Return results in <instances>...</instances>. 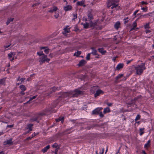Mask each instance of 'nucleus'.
<instances>
[{
	"label": "nucleus",
	"instance_id": "nucleus-1",
	"mask_svg": "<svg viewBox=\"0 0 154 154\" xmlns=\"http://www.w3.org/2000/svg\"><path fill=\"white\" fill-rule=\"evenodd\" d=\"M82 93V91L79 89L75 90L73 91H71L69 92H65L63 93V97H76Z\"/></svg>",
	"mask_w": 154,
	"mask_h": 154
},
{
	"label": "nucleus",
	"instance_id": "nucleus-2",
	"mask_svg": "<svg viewBox=\"0 0 154 154\" xmlns=\"http://www.w3.org/2000/svg\"><path fill=\"white\" fill-rule=\"evenodd\" d=\"M135 69L136 70V73L137 75H141L143 71L146 69L144 63H142L140 65H138L134 67Z\"/></svg>",
	"mask_w": 154,
	"mask_h": 154
},
{
	"label": "nucleus",
	"instance_id": "nucleus-3",
	"mask_svg": "<svg viewBox=\"0 0 154 154\" xmlns=\"http://www.w3.org/2000/svg\"><path fill=\"white\" fill-rule=\"evenodd\" d=\"M119 5L118 0H109L107 6L109 8L111 7V8L113 9L117 7Z\"/></svg>",
	"mask_w": 154,
	"mask_h": 154
},
{
	"label": "nucleus",
	"instance_id": "nucleus-4",
	"mask_svg": "<svg viewBox=\"0 0 154 154\" xmlns=\"http://www.w3.org/2000/svg\"><path fill=\"white\" fill-rule=\"evenodd\" d=\"M39 61L42 63H44L45 61L49 62L50 60V59L47 58V56L45 54H43L42 56L40 57L39 58Z\"/></svg>",
	"mask_w": 154,
	"mask_h": 154
},
{
	"label": "nucleus",
	"instance_id": "nucleus-5",
	"mask_svg": "<svg viewBox=\"0 0 154 154\" xmlns=\"http://www.w3.org/2000/svg\"><path fill=\"white\" fill-rule=\"evenodd\" d=\"M15 52H11L8 54V57L9 59L11 61H12L14 60V57L15 55Z\"/></svg>",
	"mask_w": 154,
	"mask_h": 154
},
{
	"label": "nucleus",
	"instance_id": "nucleus-6",
	"mask_svg": "<svg viewBox=\"0 0 154 154\" xmlns=\"http://www.w3.org/2000/svg\"><path fill=\"white\" fill-rule=\"evenodd\" d=\"M57 8L54 6L52 8L48 9V12L50 13H53L57 11Z\"/></svg>",
	"mask_w": 154,
	"mask_h": 154
},
{
	"label": "nucleus",
	"instance_id": "nucleus-7",
	"mask_svg": "<svg viewBox=\"0 0 154 154\" xmlns=\"http://www.w3.org/2000/svg\"><path fill=\"white\" fill-rule=\"evenodd\" d=\"M72 6L70 5H67L63 7V10L65 11H67L72 10Z\"/></svg>",
	"mask_w": 154,
	"mask_h": 154
},
{
	"label": "nucleus",
	"instance_id": "nucleus-8",
	"mask_svg": "<svg viewBox=\"0 0 154 154\" xmlns=\"http://www.w3.org/2000/svg\"><path fill=\"white\" fill-rule=\"evenodd\" d=\"M103 109L102 107H97L93 110L92 112V113L94 114H96L99 113V112Z\"/></svg>",
	"mask_w": 154,
	"mask_h": 154
},
{
	"label": "nucleus",
	"instance_id": "nucleus-9",
	"mask_svg": "<svg viewBox=\"0 0 154 154\" xmlns=\"http://www.w3.org/2000/svg\"><path fill=\"white\" fill-rule=\"evenodd\" d=\"M103 93V92L101 90H98L96 91V93L94 94V97H96L99 96L100 94Z\"/></svg>",
	"mask_w": 154,
	"mask_h": 154
},
{
	"label": "nucleus",
	"instance_id": "nucleus-10",
	"mask_svg": "<svg viewBox=\"0 0 154 154\" xmlns=\"http://www.w3.org/2000/svg\"><path fill=\"white\" fill-rule=\"evenodd\" d=\"M4 143L5 145H12L13 143L12 139L11 138L8 140H7L5 141Z\"/></svg>",
	"mask_w": 154,
	"mask_h": 154
},
{
	"label": "nucleus",
	"instance_id": "nucleus-11",
	"mask_svg": "<svg viewBox=\"0 0 154 154\" xmlns=\"http://www.w3.org/2000/svg\"><path fill=\"white\" fill-rule=\"evenodd\" d=\"M124 66V64L123 63H120L117 65L116 67V70H119L120 69L122 68Z\"/></svg>",
	"mask_w": 154,
	"mask_h": 154
},
{
	"label": "nucleus",
	"instance_id": "nucleus-12",
	"mask_svg": "<svg viewBox=\"0 0 154 154\" xmlns=\"http://www.w3.org/2000/svg\"><path fill=\"white\" fill-rule=\"evenodd\" d=\"M152 14L151 13H149L146 14L142 15L140 16V17L142 18H147L149 17V16H151V14Z\"/></svg>",
	"mask_w": 154,
	"mask_h": 154
},
{
	"label": "nucleus",
	"instance_id": "nucleus-13",
	"mask_svg": "<svg viewBox=\"0 0 154 154\" xmlns=\"http://www.w3.org/2000/svg\"><path fill=\"white\" fill-rule=\"evenodd\" d=\"M40 49L41 50L45 49L44 51L46 54H48L49 51V49L47 47H40Z\"/></svg>",
	"mask_w": 154,
	"mask_h": 154
},
{
	"label": "nucleus",
	"instance_id": "nucleus-14",
	"mask_svg": "<svg viewBox=\"0 0 154 154\" xmlns=\"http://www.w3.org/2000/svg\"><path fill=\"white\" fill-rule=\"evenodd\" d=\"M98 51L102 54H104L106 52V50H104L103 48H100L98 49Z\"/></svg>",
	"mask_w": 154,
	"mask_h": 154
},
{
	"label": "nucleus",
	"instance_id": "nucleus-15",
	"mask_svg": "<svg viewBox=\"0 0 154 154\" xmlns=\"http://www.w3.org/2000/svg\"><path fill=\"white\" fill-rule=\"evenodd\" d=\"M86 63V61L84 60H82L80 61L78 64L79 66H83Z\"/></svg>",
	"mask_w": 154,
	"mask_h": 154
},
{
	"label": "nucleus",
	"instance_id": "nucleus-16",
	"mask_svg": "<svg viewBox=\"0 0 154 154\" xmlns=\"http://www.w3.org/2000/svg\"><path fill=\"white\" fill-rule=\"evenodd\" d=\"M50 147V146L49 145L47 146L42 149V151L44 153H45L49 149Z\"/></svg>",
	"mask_w": 154,
	"mask_h": 154
},
{
	"label": "nucleus",
	"instance_id": "nucleus-17",
	"mask_svg": "<svg viewBox=\"0 0 154 154\" xmlns=\"http://www.w3.org/2000/svg\"><path fill=\"white\" fill-rule=\"evenodd\" d=\"M33 125V124H29L27 125V129H28V132L32 130V127Z\"/></svg>",
	"mask_w": 154,
	"mask_h": 154
},
{
	"label": "nucleus",
	"instance_id": "nucleus-18",
	"mask_svg": "<svg viewBox=\"0 0 154 154\" xmlns=\"http://www.w3.org/2000/svg\"><path fill=\"white\" fill-rule=\"evenodd\" d=\"M91 49L92 50V52L91 53V54L94 55L97 54V51L94 48H91Z\"/></svg>",
	"mask_w": 154,
	"mask_h": 154
},
{
	"label": "nucleus",
	"instance_id": "nucleus-19",
	"mask_svg": "<svg viewBox=\"0 0 154 154\" xmlns=\"http://www.w3.org/2000/svg\"><path fill=\"white\" fill-rule=\"evenodd\" d=\"M110 112V109L109 107H107L104 109L103 112L104 114H106L107 113H109Z\"/></svg>",
	"mask_w": 154,
	"mask_h": 154
},
{
	"label": "nucleus",
	"instance_id": "nucleus-20",
	"mask_svg": "<svg viewBox=\"0 0 154 154\" xmlns=\"http://www.w3.org/2000/svg\"><path fill=\"white\" fill-rule=\"evenodd\" d=\"M85 2V0H82L81 1L78 2L77 3V5L82 6L84 5Z\"/></svg>",
	"mask_w": 154,
	"mask_h": 154
},
{
	"label": "nucleus",
	"instance_id": "nucleus-21",
	"mask_svg": "<svg viewBox=\"0 0 154 154\" xmlns=\"http://www.w3.org/2000/svg\"><path fill=\"white\" fill-rule=\"evenodd\" d=\"M120 23L119 22H117L114 24V27L115 29H118L120 26Z\"/></svg>",
	"mask_w": 154,
	"mask_h": 154
},
{
	"label": "nucleus",
	"instance_id": "nucleus-22",
	"mask_svg": "<svg viewBox=\"0 0 154 154\" xmlns=\"http://www.w3.org/2000/svg\"><path fill=\"white\" fill-rule=\"evenodd\" d=\"M144 128H140L139 129L140 131V135L141 136L144 133Z\"/></svg>",
	"mask_w": 154,
	"mask_h": 154
},
{
	"label": "nucleus",
	"instance_id": "nucleus-23",
	"mask_svg": "<svg viewBox=\"0 0 154 154\" xmlns=\"http://www.w3.org/2000/svg\"><path fill=\"white\" fill-rule=\"evenodd\" d=\"M137 26V23L136 21H134L132 24V28L131 29V30H132L134 29Z\"/></svg>",
	"mask_w": 154,
	"mask_h": 154
},
{
	"label": "nucleus",
	"instance_id": "nucleus-24",
	"mask_svg": "<svg viewBox=\"0 0 154 154\" xmlns=\"http://www.w3.org/2000/svg\"><path fill=\"white\" fill-rule=\"evenodd\" d=\"M55 12L54 16L56 19H57L58 18L59 16V12L58 11H56Z\"/></svg>",
	"mask_w": 154,
	"mask_h": 154
},
{
	"label": "nucleus",
	"instance_id": "nucleus-25",
	"mask_svg": "<svg viewBox=\"0 0 154 154\" xmlns=\"http://www.w3.org/2000/svg\"><path fill=\"white\" fill-rule=\"evenodd\" d=\"M56 121L57 122H59V121H61V123H63L64 120V117H59L58 119L56 120Z\"/></svg>",
	"mask_w": 154,
	"mask_h": 154
},
{
	"label": "nucleus",
	"instance_id": "nucleus-26",
	"mask_svg": "<svg viewBox=\"0 0 154 154\" xmlns=\"http://www.w3.org/2000/svg\"><path fill=\"white\" fill-rule=\"evenodd\" d=\"M20 88L22 91H24L26 90V88L25 86L23 85H21L20 86Z\"/></svg>",
	"mask_w": 154,
	"mask_h": 154
},
{
	"label": "nucleus",
	"instance_id": "nucleus-27",
	"mask_svg": "<svg viewBox=\"0 0 154 154\" xmlns=\"http://www.w3.org/2000/svg\"><path fill=\"white\" fill-rule=\"evenodd\" d=\"M150 140H149L148 141L147 143L145 144L144 147L145 148H147L149 146H150Z\"/></svg>",
	"mask_w": 154,
	"mask_h": 154
},
{
	"label": "nucleus",
	"instance_id": "nucleus-28",
	"mask_svg": "<svg viewBox=\"0 0 154 154\" xmlns=\"http://www.w3.org/2000/svg\"><path fill=\"white\" fill-rule=\"evenodd\" d=\"M81 24L85 28H87L89 26V24L88 23H82Z\"/></svg>",
	"mask_w": 154,
	"mask_h": 154
},
{
	"label": "nucleus",
	"instance_id": "nucleus-29",
	"mask_svg": "<svg viewBox=\"0 0 154 154\" xmlns=\"http://www.w3.org/2000/svg\"><path fill=\"white\" fill-rule=\"evenodd\" d=\"M14 20V18H10V19H8V20L6 22V24L7 25H8L11 22H12Z\"/></svg>",
	"mask_w": 154,
	"mask_h": 154
},
{
	"label": "nucleus",
	"instance_id": "nucleus-30",
	"mask_svg": "<svg viewBox=\"0 0 154 154\" xmlns=\"http://www.w3.org/2000/svg\"><path fill=\"white\" fill-rule=\"evenodd\" d=\"M11 45V44H10L9 45H5L4 46L3 48H4V50L5 51L6 50H7L8 49H9V48H9L10 46Z\"/></svg>",
	"mask_w": 154,
	"mask_h": 154
},
{
	"label": "nucleus",
	"instance_id": "nucleus-31",
	"mask_svg": "<svg viewBox=\"0 0 154 154\" xmlns=\"http://www.w3.org/2000/svg\"><path fill=\"white\" fill-rule=\"evenodd\" d=\"M81 52L80 51H78L76 52H75L74 54V55H76V56H79L81 54Z\"/></svg>",
	"mask_w": 154,
	"mask_h": 154
},
{
	"label": "nucleus",
	"instance_id": "nucleus-32",
	"mask_svg": "<svg viewBox=\"0 0 154 154\" xmlns=\"http://www.w3.org/2000/svg\"><path fill=\"white\" fill-rule=\"evenodd\" d=\"M141 9L143 11L146 12L148 10V7H146V8L144 7H142L141 8Z\"/></svg>",
	"mask_w": 154,
	"mask_h": 154
},
{
	"label": "nucleus",
	"instance_id": "nucleus-33",
	"mask_svg": "<svg viewBox=\"0 0 154 154\" xmlns=\"http://www.w3.org/2000/svg\"><path fill=\"white\" fill-rule=\"evenodd\" d=\"M64 30L65 33H67L69 32L70 30L69 29H67V28H66L64 29Z\"/></svg>",
	"mask_w": 154,
	"mask_h": 154
},
{
	"label": "nucleus",
	"instance_id": "nucleus-34",
	"mask_svg": "<svg viewBox=\"0 0 154 154\" xmlns=\"http://www.w3.org/2000/svg\"><path fill=\"white\" fill-rule=\"evenodd\" d=\"M88 18L90 20L92 19L93 18V16L90 13H89L88 14Z\"/></svg>",
	"mask_w": 154,
	"mask_h": 154
},
{
	"label": "nucleus",
	"instance_id": "nucleus-35",
	"mask_svg": "<svg viewBox=\"0 0 154 154\" xmlns=\"http://www.w3.org/2000/svg\"><path fill=\"white\" fill-rule=\"evenodd\" d=\"M91 54V53H89L87 54V56L86 57V60H90V56Z\"/></svg>",
	"mask_w": 154,
	"mask_h": 154
},
{
	"label": "nucleus",
	"instance_id": "nucleus-36",
	"mask_svg": "<svg viewBox=\"0 0 154 154\" xmlns=\"http://www.w3.org/2000/svg\"><path fill=\"white\" fill-rule=\"evenodd\" d=\"M149 23H147L144 26V28L146 29H149Z\"/></svg>",
	"mask_w": 154,
	"mask_h": 154
},
{
	"label": "nucleus",
	"instance_id": "nucleus-37",
	"mask_svg": "<svg viewBox=\"0 0 154 154\" xmlns=\"http://www.w3.org/2000/svg\"><path fill=\"white\" fill-rule=\"evenodd\" d=\"M5 82V79H0V85H3Z\"/></svg>",
	"mask_w": 154,
	"mask_h": 154
},
{
	"label": "nucleus",
	"instance_id": "nucleus-38",
	"mask_svg": "<svg viewBox=\"0 0 154 154\" xmlns=\"http://www.w3.org/2000/svg\"><path fill=\"white\" fill-rule=\"evenodd\" d=\"M37 54L39 56H40V57L42 56L43 55V54H44V53H43L42 52H37Z\"/></svg>",
	"mask_w": 154,
	"mask_h": 154
},
{
	"label": "nucleus",
	"instance_id": "nucleus-39",
	"mask_svg": "<svg viewBox=\"0 0 154 154\" xmlns=\"http://www.w3.org/2000/svg\"><path fill=\"white\" fill-rule=\"evenodd\" d=\"M140 115H137L135 118V120L137 121L140 118Z\"/></svg>",
	"mask_w": 154,
	"mask_h": 154
},
{
	"label": "nucleus",
	"instance_id": "nucleus-40",
	"mask_svg": "<svg viewBox=\"0 0 154 154\" xmlns=\"http://www.w3.org/2000/svg\"><path fill=\"white\" fill-rule=\"evenodd\" d=\"M123 74H120L119 75L116 77V79H119L121 78L123 76Z\"/></svg>",
	"mask_w": 154,
	"mask_h": 154
},
{
	"label": "nucleus",
	"instance_id": "nucleus-41",
	"mask_svg": "<svg viewBox=\"0 0 154 154\" xmlns=\"http://www.w3.org/2000/svg\"><path fill=\"white\" fill-rule=\"evenodd\" d=\"M58 144L57 143H55L52 145V147L53 148H57L58 147Z\"/></svg>",
	"mask_w": 154,
	"mask_h": 154
},
{
	"label": "nucleus",
	"instance_id": "nucleus-42",
	"mask_svg": "<svg viewBox=\"0 0 154 154\" xmlns=\"http://www.w3.org/2000/svg\"><path fill=\"white\" fill-rule=\"evenodd\" d=\"M73 18L72 19V20H75V19L77 18V15L76 14H73Z\"/></svg>",
	"mask_w": 154,
	"mask_h": 154
},
{
	"label": "nucleus",
	"instance_id": "nucleus-43",
	"mask_svg": "<svg viewBox=\"0 0 154 154\" xmlns=\"http://www.w3.org/2000/svg\"><path fill=\"white\" fill-rule=\"evenodd\" d=\"M141 3L143 5H147L148 4V3L146 2H144V1H142L141 2Z\"/></svg>",
	"mask_w": 154,
	"mask_h": 154
},
{
	"label": "nucleus",
	"instance_id": "nucleus-44",
	"mask_svg": "<svg viewBox=\"0 0 154 154\" xmlns=\"http://www.w3.org/2000/svg\"><path fill=\"white\" fill-rule=\"evenodd\" d=\"M99 116L100 117H103L104 116V115L102 112H100L99 113Z\"/></svg>",
	"mask_w": 154,
	"mask_h": 154
},
{
	"label": "nucleus",
	"instance_id": "nucleus-45",
	"mask_svg": "<svg viewBox=\"0 0 154 154\" xmlns=\"http://www.w3.org/2000/svg\"><path fill=\"white\" fill-rule=\"evenodd\" d=\"M36 96H33L32 97H31L30 98L29 101L32 100L33 99H35V98H36Z\"/></svg>",
	"mask_w": 154,
	"mask_h": 154
},
{
	"label": "nucleus",
	"instance_id": "nucleus-46",
	"mask_svg": "<svg viewBox=\"0 0 154 154\" xmlns=\"http://www.w3.org/2000/svg\"><path fill=\"white\" fill-rule=\"evenodd\" d=\"M128 21V18L127 17V18H126L125 19H124V23H127Z\"/></svg>",
	"mask_w": 154,
	"mask_h": 154
},
{
	"label": "nucleus",
	"instance_id": "nucleus-47",
	"mask_svg": "<svg viewBox=\"0 0 154 154\" xmlns=\"http://www.w3.org/2000/svg\"><path fill=\"white\" fill-rule=\"evenodd\" d=\"M25 78H21L20 79V81H21V83L23 82L25 80Z\"/></svg>",
	"mask_w": 154,
	"mask_h": 154
},
{
	"label": "nucleus",
	"instance_id": "nucleus-48",
	"mask_svg": "<svg viewBox=\"0 0 154 154\" xmlns=\"http://www.w3.org/2000/svg\"><path fill=\"white\" fill-rule=\"evenodd\" d=\"M139 10H136L133 13V15H135L138 12Z\"/></svg>",
	"mask_w": 154,
	"mask_h": 154
},
{
	"label": "nucleus",
	"instance_id": "nucleus-49",
	"mask_svg": "<svg viewBox=\"0 0 154 154\" xmlns=\"http://www.w3.org/2000/svg\"><path fill=\"white\" fill-rule=\"evenodd\" d=\"M107 104L108 106H112V103H107Z\"/></svg>",
	"mask_w": 154,
	"mask_h": 154
},
{
	"label": "nucleus",
	"instance_id": "nucleus-50",
	"mask_svg": "<svg viewBox=\"0 0 154 154\" xmlns=\"http://www.w3.org/2000/svg\"><path fill=\"white\" fill-rule=\"evenodd\" d=\"M13 127V125H8L7 126V128H12Z\"/></svg>",
	"mask_w": 154,
	"mask_h": 154
},
{
	"label": "nucleus",
	"instance_id": "nucleus-51",
	"mask_svg": "<svg viewBox=\"0 0 154 154\" xmlns=\"http://www.w3.org/2000/svg\"><path fill=\"white\" fill-rule=\"evenodd\" d=\"M37 120V118H34L33 119H32L31 121H36Z\"/></svg>",
	"mask_w": 154,
	"mask_h": 154
},
{
	"label": "nucleus",
	"instance_id": "nucleus-52",
	"mask_svg": "<svg viewBox=\"0 0 154 154\" xmlns=\"http://www.w3.org/2000/svg\"><path fill=\"white\" fill-rule=\"evenodd\" d=\"M37 134V133H33L32 134V137H33L35 136Z\"/></svg>",
	"mask_w": 154,
	"mask_h": 154
},
{
	"label": "nucleus",
	"instance_id": "nucleus-53",
	"mask_svg": "<svg viewBox=\"0 0 154 154\" xmlns=\"http://www.w3.org/2000/svg\"><path fill=\"white\" fill-rule=\"evenodd\" d=\"M150 32V31L149 30H146V33H148Z\"/></svg>",
	"mask_w": 154,
	"mask_h": 154
},
{
	"label": "nucleus",
	"instance_id": "nucleus-54",
	"mask_svg": "<svg viewBox=\"0 0 154 154\" xmlns=\"http://www.w3.org/2000/svg\"><path fill=\"white\" fill-rule=\"evenodd\" d=\"M131 61V60H128L127 61V64H128L129 63H130V62Z\"/></svg>",
	"mask_w": 154,
	"mask_h": 154
},
{
	"label": "nucleus",
	"instance_id": "nucleus-55",
	"mask_svg": "<svg viewBox=\"0 0 154 154\" xmlns=\"http://www.w3.org/2000/svg\"><path fill=\"white\" fill-rule=\"evenodd\" d=\"M45 114H46V113H40V115H41V116H43V115H45Z\"/></svg>",
	"mask_w": 154,
	"mask_h": 154
},
{
	"label": "nucleus",
	"instance_id": "nucleus-56",
	"mask_svg": "<svg viewBox=\"0 0 154 154\" xmlns=\"http://www.w3.org/2000/svg\"><path fill=\"white\" fill-rule=\"evenodd\" d=\"M83 19L84 20H85V21H86L87 20V19L86 18H85V17H83Z\"/></svg>",
	"mask_w": 154,
	"mask_h": 154
},
{
	"label": "nucleus",
	"instance_id": "nucleus-57",
	"mask_svg": "<svg viewBox=\"0 0 154 154\" xmlns=\"http://www.w3.org/2000/svg\"><path fill=\"white\" fill-rule=\"evenodd\" d=\"M31 79L30 78H29L28 79H27V81H30L31 80Z\"/></svg>",
	"mask_w": 154,
	"mask_h": 154
},
{
	"label": "nucleus",
	"instance_id": "nucleus-58",
	"mask_svg": "<svg viewBox=\"0 0 154 154\" xmlns=\"http://www.w3.org/2000/svg\"><path fill=\"white\" fill-rule=\"evenodd\" d=\"M142 152L143 153V154H146L145 152V151L144 150H142Z\"/></svg>",
	"mask_w": 154,
	"mask_h": 154
},
{
	"label": "nucleus",
	"instance_id": "nucleus-59",
	"mask_svg": "<svg viewBox=\"0 0 154 154\" xmlns=\"http://www.w3.org/2000/svg\"><path fill=\"white\" fill-rule=\"evenodd\" d=\"M20 78L19 77L17 79V81H20Z\"/></svg>",
	"mask_w": 154,
	"mask_h": 154
},
{
	"label": "nucleus",
	"instance_id": "nucleus-60",
	"mask_svg": "<svg viewBox=\"0 0 154 154\" xmlns=\"http://www.w3.org/2000/svg\"><path fill=\"white\" fill-rule=\"evenodd\" d=\"M3 134V133L2 132H0V136L2 135Z\"/></svg>",
	"mask_w": 154,
	"mask_h": 154
},
{
	"label": "nucleus",
	"instance_id": "nucleus-61",
	"mask_svg": "<svg viewBox=\"0 0 154 154\" xmlns=\"http://www.w3.org/2000/svg\"><path fill=\"white\" fill-rule=\"evenodd\" d=\"M21 83H17V84H16V85H19V84H20Z\"/></svg>",
	"mask_w": 154,
	"mask_h": 154
},
{
	"label": "nucleus",
	"instance_id": "nucleus-62",
	"mask_svg": "<svg viewBox=\"0 0 154 154\" xmlns=\"http://www.w3.org/2000/svg\"><path fill=\"white\" fill-rule=\"evenodd\" d=\"M0 154H4V153L3 152H0Z\"/></svg>",
	"mask_w": 154,
	"mask_h": 154
},
{
	"label": "nucleus",
	"instance_id": "nucleus-63",
	"mask_svg": "<svg viewBox=\"0 0 154 154\" xmlns=\"http://www.w3.org/2000/svg\"><path fill=\"white\" fill-rule=\"evenodd\" d=\"M36 6V4L33 5L32 6L34 7V6Z\"/></svg>",
	"mask_w": 154,
	"mask_h": 154
},
{
	"label": "nucleus",
	"instance_id": "nucleus-64",
	"mask_svg": "<svg viewBox=\"0 0 154 154\" xmlns=\"http://www.w3.org/2000/svg\"><path fill=\"white\" fill-rule=\"evenodd\" d=\"M63 1H64V2H66V3H67V1L66 0H63Z\"/></svg>",
	"mask_w": 154,
	"mask_h": 154
}]
</instances>
